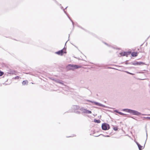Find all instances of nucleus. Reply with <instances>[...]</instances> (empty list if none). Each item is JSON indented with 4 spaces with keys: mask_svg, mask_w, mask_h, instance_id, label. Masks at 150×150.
Here are the masks:
<instances>
[{
    "mask_svg": "<svg viewBox=\"0 0 150 150\" xmlns=\"http://www.w3.org/2000/svg\"><path fill=\"white\" fill-rule=\"evenodd\" d=\"M146 118L149 120H150V117H146Z\"/></svg>",
    "mask_w": 150,
    "mask_h": 150,
    "instance_id": "nucleus-17",
    "label": "nucleus"
},
{
    "mask_svg": "<svg viewBox=\"0 0 150 150\" xmlns=\"http://www.w3.org/2000/svg\"><path fill=\"white\" fill-rule=\"evenodd\" d=\"M131 64L134 65H141L145 64L142 62H138L136 61H135L133 62H132Z\"/></svg>",
    "mask_w": 150,
    "mask_h": 150,
    "instance_id": "nucleus-5",
    "label": "nucleus"
},
{
    "mask_svg": "<svg viewBox=\"0 0 150 150\" xmlns=\"http://www.w3.org/2000/svg\"><path fill=\"white\" fill-rule=\"evenodd\" d=\"M102 129L104 130L109 129L110 128V126L109 124L107 123H103L102 125Z\"/></svg>",
    "mask_w": 150,
    "mask_h": 150,
    "instance_id": "nucleus-3",
    "label": "nucleus"
},
{
    "mask_svg": "<svg viewBox=\"0 0 150 150\" xmlns=\"http://www.w3.org/2000/svg\"><path fill=\"white\" fill-rule=\"evenodd\" d=\"M85 112L86 113H91V111L87 110H85Z\"/></svg>",
    "mask_w": 150,
    "mask_h": 150,
    "instance_id": "nucleus-10",
    "label": "nucleus"
},
{
    "mask_svg": "<svg viewBox=\"0 0 150 150\" xmlns=\"http://www.w3.org/2000/svg\"><path fill=\"white\" fill-rule=\"evenodd\" d=\"M115 112H117V113H118V114H120V115H125L124 114L121 112H118L117 111H115Z\"/></svg>",
    "mask_w": 150,
    "mask_h": 150,
    "instance_id": "nucleus-13",
    "label": "nucleus"
},
{
    "mask_svg": "<svg viewBox=\"0 0 150 150\" xmlns=\"http://www.w3.org/2000/svg\"><path fill=\"white\" fill-rule=\"evenodd\" d=\"M131 54L132 57H136L137 56L139 52H133L132 53L131 52Z\"/></svg>",
    "mask_w": 150,
    "mask_h": 150,
    "instance_id": "nucleus-7",
    "label": "nucleus"
},
{
    "mask_svg": "<svg viewBox=\"0 0 150 150\" xmlns=\"http://www.w3.org/2000/svg\"><path fill=\"white\" fill-rule=\"evenodd\" d=\"M113 129L115 131H117L118 129V128L117 127H115L113 128Z\"/></svg>",
    "mask_w": 150,
    "mask_h": 150,
    "instance_id": "nucleus-15",
    "label": "nucleus"
},
{
    "mask_svg": "<svg viewBox=\"0 0 150 150\" xmlns=\"http://www.w3.org/2000/svg\"><path fill=\"white\" fill-rule=\"evenodd\" d=\"M19 78H20V77H19V76H16V77H15V79H19Z\"/></svg>",
    "mask_w": 150,
    "mask_h": 150,
    "instance_id": "nucleus-16",
    "label": "nucleus"
},
{
    "mask_svg": "<svg viewBox=\"0 0 150 150\" xmlns=\"http://www.w3.org/2000/svg\"><path fill=\"white\" fill-rule=\"evenodd\" d=\"M131 53V52H124V56H127L128 55L130 54Z\"/></svg>",
    "mask_w": 150,
    "mask_h": 150,
    "instance_id": "nucleus-8",
    "label": "nucleus"
},
{
    "mask_svg": "<svg viewBox=\"0 0 150 150\" xmlns=\"http://www.w3.org/2000/svg\"><path fill=\"white\" fill-rule=\"evenodd\" d=\"M126 111L135 115H141V113L134 110L129 109H126Z\"/></svg>",
    "mask_w": 150,
    "mask_h": 150,
    "instance_id": "nucleus-2",
    "label": "nucleus"
},
{
    "mask_svg": "<svg viewBox=\"0 0 150 150\" xmlns=\"http://www.w3.org/2000/svg\"><path fill=\"white\" fill-rule=\"evenodd\" d=\"M94 122L96 123H100V120H94Z\"/></svg>",
    "mask_w": 150,
    "mask_h": 150,
    "instance_id": "nucleus-11",
    "label": "nucleus"
},
{
    "mask_svg": "<svg viewBox=\"0 0 150 150\" xmlns=\"http://www.w3.org/2000/svg\"><path fill=\"white\" fill-rule=\"evenodd\" d=\"M81 67V66L71 64H69L67 67V69L68 70H74L75 69H78Z\"/></svg>",
    "mask_w": 150,
    "mask_h": 150,
    "instance_id": "nucleus-1",
    "label": "nucleus"
},
{
    "mask_svg": "<svg viewBox=\"0 0 150 150\" xmlns=\"http://www.w3.org/2000/svg\"><path fill=\"white\" fill-rule=\"evenodd\" d=\"M4 74V73L3 72L1 71H0V76H2Z\"/></svg>",
    "mask_w": 150,
    "mask_h": 150,
    "instance_id": "nucleus-14",
    "label": "nucleus"
},
{
    "mask_svg": "<svg viewBox=\"0 0 150 150\" xmlns=\"http://www.w3.org/2000/svg\"><path fill=\"white\" fill-rule=\"evenodd\" d=\"M137 145L138 146V147H139V148L140 150H141L142 149V146H141L139 144H138V143H137Z\"/></svg>",
    "mask_w": 150,
    "mask_h": 150,
    "instance_id": "nucleus-12",
    "label": "nucleus"
},
{
    "mask_svg": "<svg viewBox=\"0 0 150 150\" xmlns=\"http://www.w3.org/2000/svg\"><path fill=\"white\" fill-rule=\"evenodd\" d=\"M66 49L64 48L62 50H59L56 52V53L60 55H62L63 53H66Z\"/></svg>",
    "mask_w": 150,
    "mask_h": 150,
    "instance_id": "nucleus-4",
    "label": "nucleus"
},
{
    "mask_svg": "<svg viewBox=\"0 0 150 150\" xmlns=\"http://www.w3.org/2000/svg\"><path fill=\"white\" fill-rule=\"evenodd\" d=\"M88 101L91 102L92 103H94L95 105H98L100 106L103 107H104L105 106L103 104L100 103H98L95 102H93L91 101L88 100Z\"/></svg>",
    "mask_w": 150,
    "mask_h": 150,
    "instance_id": "nucleus-6",
    "label": "nucleus"
},
{
    "mask_svg": "<svg viewBox=\"0 0 150 150\" xmlns=\"http://www.w3.org/2000/svg\"><path fill=\"white\" fill-rule=\"evenodd\" d=\"M28 83V82L27 80L23 81L22 82V84L23 85H27Z\"/></svg>",
    "mask_w": 150,
    "mask_h": 150,
    "instance_id": "nucleus-9",
    "label": "nucleus"
}]
</instances>
